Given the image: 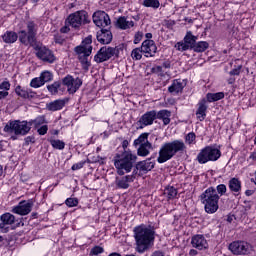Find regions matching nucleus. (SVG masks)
Listing matches in <instances>:
<instances>
[{
    "label": "nucleus",
    "instance_id": "obj_1",
    "mask_svg": "<svg viewBox=\"0 0 256 256\" xmlns=\"http://www.w3.org/2000/svg\"><path fill=\"white\" fill-rule=\"evenodd\" d=\"M134 239L136 241V250L138 253H145L151 243L155 241V227L149 225L137 226L134 228Z\"/></svg>",
    "mask_w": 256,
    "mask_h": 256
},
{
    "label": "nucleus",
    "instance_id": "obj_2",
    "mask_svg": "<svg viewBox=\"0 0 256 256\" xmlns=\"http://www.w3.org/2000/svg\"><path fill=\"white\" fill-rule=\"evenodd\" d=\"M187 149L185 146V142L182 140H174L171 142L164 143L158 152V163H167V161H171L177 153H183Z\"/></svg>",
    "mask_w": 256,
    "mask_h": 256
},
{
    "label": "nucleus",
    "instance_id": "obj_3",
    "mask_svg": "<svg viewBox=\"0 0 256 256\" xmlns=\"http://www.w3.org/2000/svg\"><path fill=\"white\" fill-rule=\"evenodd\" d=\"M219 199L220 196L217 194L215 187L211 186L207 188L201 195L200 201L204 205L205 213L208 215H213L219 211Z\"/></svg>",
    "mask_w": 256,
    "mask_h": 256
},
{
    "label": "nucleus",
    "instance_id": "obj_4",
    "mask_svg": "<svg viewBox=\"0 0 256 256\" xmlns=\"http://www.w3.org/2000/svg\"><path fill=\"white\" fill-rule=\"evenodd\" d=\"M135 161H137V155H134L131 151H124L122 154H116L114 157V165L118 175L122 176L125 175V173H131Z\"/></svg>",
    "mask_w": 256,
    "mask_h": 256
},
{
    "label": "nucleus",
    "instance_id": "obj_5",
    "mask_svg": "<svg viewBox=\"0 0 256 256\" xmlns=\"http://www.w3.org/2000/svg\"><path fill=\"white\" fill-rule=\"evenodd\" d=\"M92 43L93 36L89 35L82 41L81 45L74 48L75 53L79 55V61L83 69L86 71H88L89 67H91L89 57L91 56V53H93V46H91Z\"/></svg>",
    "mask_w": 256,
    "mask_h": 256
},
{
    "label": "nucleus",
    "instance_id": "obj_6",
    "mask_svg": "<svg viewBox=\"0 0 256 256\" xmlns=\"http://www.w3.org/2000/svg\"><path fill=\"white\" fill-rule=\"evenodd\" d=\"M18 39L22 45L26 47L30 45V47L35 48L37 44V24L33 21L27 22V31L21 30L18 32Z\"/></svg>",
    "mask_w": 256,
    "mask_h": 256
},
{
    "label": "nucleus",
    "instance_id": "obj_7",
    "mask_svg": "<svg viewBox=\"0 0 256 256\" xmlns=\"http://www.w3.org/2000/svg\"><path fill=\"white\" fill-rule=\"evenodd\" d=\"M91 23L89 20V13L85 10H78L71 13L66 19V25L72 27V29H81L83 25Z\"/></svg>",
    "mask_w": 256,
    "mask_h": 256
},
{
    "label": "nucleus",
    "instance_id": "obj_8",
    "mask_svg": "<svg viewBox=\"0 0 256 256\" xmlns=\"http://www.w3.org/2000/svg\"><path fill=\"white\" fill-rule=\"evenodd\" d=\"M31 131V124L28 121L14 120L8 122L4 127L5 133L14 135H27Z\"/></svg>",
    "mask_w": 256,
    "mask_h": 256
},
{
    "label": "nucleus",
    "instance_id": "obj_9",
    "mask_svg": "<svg viewBox=\"0 0 256 256\" xmlns=\"http://www.w3.org/2000/svg\"><path fill=\"white\" fill-rule=\"evenodd\" d=\"M221 157V150L213 146H206L197 155V161L200 165H205L209 161H218Z\"/></svg>",
    "mask_w": 256,
    "mask_h": 256
},
{
    "label": "nucleus",
    "instance_id": "obj_10",
    "mask_svg": "<svg viewBox=\"0 0 256 256\" xmlns=\"http://www.w3.org/2000/svg\"><path fill=\"white\" fill-rule=\"evenodd\" d=\"M228 249L233 255L238 256L251 255V253H253V245L241 240L230 243Z\"/></svg>",
    "mask_w": 256,
    "mask_h": 256
},
{
    "label": "nucleus",
    "instance_id": "obj_11",
    "mask_svg": "<svg viewBox=\"0 0 256 256\" xmlns=\"http://www.w3.org/2000/svg\"><path fill=\"white\" fill-rule=\"evenodd\" d=\"M111 57H119V48L103 46L94 56V61L97 63H105V61H109Z\"/></svg>",
    "mask_w": 256,
    "mask_h": 256
},
{
    "label": "nucleus",
    "instance_id": "obj_12",
    "mask_svg": "<svg viewBox=\"0 0 256 256\" xmlns=\"http://www.w3.org/2000/svg\"><path fill=\"white\" fill-rule=\"evenodd\" d=\"M34 50L36 51V57L40 59V61H44V63H55V54H53L51 49L42 44H38L34 46Z\"/></svg>",
    "mask_w": 256,
    "mask_h": 256
},
{
    "label": "nucleus",
    "instance_id": "obj_13",
    "mask_svg": "<svg viewBox=\"0 0 256 256\" xmlns=\"http://www.w3.org/2000/svg\"><path fill=\"white\" fill-rule=\"evenodd\" d=\"M93 23L100 29H111V18L105 11H96L93 16Z\"/></svg>",
    "mask_w": 256,
    "mask_h": 256
},
{
    "label": "nucleus",
    "instance_id": "obj_14",
    "mask_svg": "<svg viewBox=\"0 0 256 256\" xmlns=\"http://www.w3.org/2000/svg\"><path fill=\"white\" fill-rule=\"evenodd\" d=\"M62 85L67 87V91L70 93V95H73L79 91L81 85H83V80H81L79 77L75 79L73 76L68 74L62 79Z\"/></svg>",
    "mask_w": 256,
    "mask_h": 256
},
{
    "label": "nucleus",
    "instance_id": "obj_15",
    "mask_svg": "<svg viewBox=\"0 0 256 256\" xmlns=\"http://www.w3.org/2000/svg\"><path fill=\"white\" fill-rule=\"evenodd\" d=\"M196 43L197 36L193 35V33L189 31L184 37V42H178L175 47L178 51H189V49H194Z\"/></svg>",
    "mask_w": 256,
    "mask_h": 256
},
{
    "label": "nucleus",
    "instance_id": "obj_16",
    "mask_svg": "<svg viewBox=\"0 0 256 256\" xmlns=\"http://www.w3.org/2000/svg\"><path fill=\"white\" fill-rule=\"evenodd\" d=\"M155 157H157V153H154L153 156H151L150 158L143 160V161H139L136 164V169L137 171H139L140 173H149V171H153V169H155Z\"/></svg>",
    "mask_w": 256,
    "mask_h": 256
},
{
    "label": "nucleus",
    "instance_id": "obj_17",
    "mask_svg": "<svg viewBox=\"0 0 256 256\" xmlns=\"http://www.w3.org/2000/svg\"><path fill=\"white\" fill-rule=\"evenodd\" d=\"M155 119H157V111L151 110L144 113L137 122L139 129H143L144 127H149V125H153Z\"/></svg>",
    "mask_w": 256,
    "mask_h": 256
},
{
    "label": "nucleus",
    "instance_id": "obj_18",
    "mask_svg": "<svg viewBox=\"0 0 256 256\" xmlns=\"http://www.w3.org/2000/svg\"><path fill=\"white\" fill-rule=\"evenodd\" d=\"M31 209H33V200H24L14 207L12 212L16 213V215H29V213H31Z\"/></svg>",
    "mask_w": 256,
    "mask_h": 256
},
{
    "label": "nucleus",
    "instance_id": "obj_19",
    "mask_svg": "<svg viewBox=\"0 0 256 256\" xmlns=\"http://www.w3.org/2000/svg\"><path fill=\"white\" fill-rule=\"evenodd\" d=\"M191 245L194 249H198L199 251H203V249H208L209 244L207 243V239L203 234H196L192 236Z\"/></svg>",
    "mask_w": 256,
    "mask_h": 256
},
{
    "label": "nucleus",
    "instance_id": "obj_20",
    "mask_svg": "<svg viewBox=\"0 0 256 256\" xmlns=\"http://www.w3.org/2000/svg\"><path fill=\"white\" fill-rule=\"evenodd\" d=\"M140 48L145 57H155V54L157 53V45L153 40H145Z\"/></svg>",
    "mask_w": 256,
    "mask_h": 256
},
{
    "label": "nucleus",
    "instance_id": "obj_21",
    "mask_svg": "<svg viewBox=\"0 0 256 256\" xmlns=\"http://www.w3.org/2000/svg\"><path fill=\"white\" fill-rule=\"evenodd\" d=\"M97 41L102 45H109L113 41V33H111V28L101 29L97 32Z\"/></svg>",
    "mask_w": 256,
    "mask_h": 256
},
{
    "label": "nucleus",
    "instance_id": "obj_22",
    "mask_svg": "<svg viewBox=\"0 0 256 256\" xmlns=\"http://www.w3.org/2000/svg\"><path fill=\"white\" fill-rule=\"evenodd\" d=\"M0 229L3 233H9V227L7 225H13L15 223V216L11 213H4L0 216Z\"/></svg>",
    "mask_w": 256,
    "mask_h": 256
},
{
    "label": "nucleus",
    "instance_id": "obj_23",
    "mask_svg": "<svg viewBox=\"0 0 256 256\" xmlns=\"http://www.w3.org/2000/svg\"><path fill=\"white\" fill-rule=\"evenodd\" d=\"M15 93L18 95V97H21L22 99H35L37 93H35L30 88H23L20 85L16 86Z\"/></svg>",
    "mask_w": 256,
    "mask_h": 256
},
{
    "label": "nucleus",
    "instance_id": "obj_24",
    "mask_svg": "<svg viewBox=\"0 0 256 256\" xmlns=\"http://www.w3.org/2000/svg\"><path fill=\"white\" fill-rule=\"evenodd\" d=\"M69 101V99H58L53 102H50L46 104V109L48 111H61L66 105V103Z\"/></svg>",
    "mask_w": 256,
    "mask_h": 256
},
{
    "label": "nucleus",
    "instance_id": "obj_25",
    "mask_svg": "<svg viewBox=\"0 0 256 256\" xmlns=\"http://www.w3.org/2000/svg\"><path fill=\"white\" fill-rule=\"evenodd\" d=\"M116 27L118 29H122V31H126V29H131V27H135V22L128 21L127 17L120 16L116 21Z\"/></svg>",
    "mask_w": 256,
    "mask_h": 256
},
{
    "label": "nucleus",
    "instance_id": "obj_26",
    "mask_svg": "<svg viewBox=\"0 0 256 256\" xmlns=\"http://www.w3.org/2000/svg\"><path fill=\"white\" fill-rule=\"evenodd\" d=\"M115 183L118 189H129V183H133V176L116 177Z\"/></svg>",
    "mask_w": 256,
    "mask_h": 256
},
{
    "label": "nucleus",
    "instance_id": "obj_27",
    "mask_svg": "<svg viewBox=\"0 0 256 256\" xmlns=\"http://www.w3.org/2000/svg\"><path fill=\"white\" fill-rule=\"evenodd\" d=\"M183 89H185V86L183 85V82H181V80H174L172 84L168 87V91L172 95H179V93L183 92Z\"/></svg>",
    "mask_w": 256,
    "mask_h": 256
},
{
    "label": "nucleus",
    "instance_id": "obj_28",
    "mask_svg": "<svg viewBox=\"0 0 256 256\" xmlns=\"http://www.w3.org/2000/svg\"><path fill=\"white\" fill-rule=\"evenodd\" d=\"M228 188L232 193L239 195L241 193V180L239 178H231L228 181Z\"/></svg>",
    "mask_w": 256,
    "mask_h": 256
},
{
    "label": "nucleus",
    "instance_id": "obj_29",
    "mask_svg": "<svg viewBox=\"0 0 256 256\" xmlns=\"http://www.w3.org/2000/svg\"><path fill=\"white\" fill-rule=\"evenodd\" d=\"M207 100L206 99H202L200 102H199V107L196 111V115L199 119V121H205V117H207Z\"/></svg>",
    "mask_w": 256,
    "mask_h": 256
},
{
    "label": "nucleus",
    "instance_id": "obj_30",
    "mask_svg": "<svg viewBox=\"0 0 256 256\" xmlns=\"http://www.w3.org/2000/svg\"><path fill=\"white\" fill-rule=\"evenodd\" d=\"M171 111L169 110H160L156 112V119L163 121V125H169L171 123Z\"/></svg>",
    "mask_w": 256,
    "mask_h": 256
},
{
    "label": "nucleus",
    "instance_id": "obj_31",
    "mask_svg": "<svg viewBox=\"0 0 256 256\" xmlns=\"http://www.w3.org/2000/svg\"><path fill=\"white\" fill-rule=\"evenodd\" d=\"M150 149H153V144L151 142H146V144H142L137 149V155L139 157H147L150 153Z\"/></svg>",
    "mask_w": 256,
    "mask_h": 256
},
{
    "label": "nucleus",
    "instance_id": "obj_32",
    "mask_svg": "<svg viewBox=\"0 0 256 256\" xmlns=\"http://www.w3.org/2000/svg\"><path fill=\"white\" fill-rule=\"evenodd\" d=\"M2 39L4 43H8V44L15 43V41L19 39V34L13 31H6L2 36Z\"/></svg>",
    "mask_w": 256,
    "mask_h": 256
},
{
    "label": "nucleus",
    "instance_id": "obj_33",
    "mask_svg": "<svg viewBox=\"0 0 256 256\" xmlns=\"http://www.w3.org/2000/svg\"><path fill=\"white\" fill-rule=\"evenodd\" d=\"M221 99H225V93L223 92L206 94V101H208V103H215V101H221Z\"/></svg>",
    "mask_w": 256,
    "mask_h": 256
},
{
    "label": "nucleus",
    "instance_id": "obj_34",
    "mask_svg": "<svg viewBox=\"0 0 256 256\" xmlns=\"http://www.w3.org/2000/svg\"><path fill=\"white\" fill-rule=\"evenodd\" d=\"M149 142V133H142L137 139L134 140V147H139L141 145H147Z\"/></svg>",
    "mask_w": 256,
    "mask_h": 256
},
{
    "label": "nucleus",
    "instance_id": "obj_35",
    "mask_svg": "<svg viewBox=\"0 0 256 256\" xmlns=\"http://www.w3.org/2000/svg\"><path fill=\"white\" fill-rule=\"evenodd\" d=\"M207 49H209V42L200 41L198 43L196 42L193 51H195V53H203L204 51H207Z\"/></svg>",
    "mask_w": 256,
    "mask_h": 256
},
{
    "label": "nucleus",
    "instance_id": "obj_36",
    "mask_svg": "<svg viewBox=\"0 0 256 256\" xmlns=\"http://www.w3.org/2000/svg\"><path fill=\"white\" fill-rule=\"evenodd\" d=\"M177 188L173 186H168L164 190V195H166L167 199H177Z\"/></svg>",
    "mask_w": 256,
    "mask_h": 256
},
{
    "label": "nucleus",
    "instance_id": "obj_37",
    "mask_svg": "<svg viewBox=\"0 0 256 256\" xmlns=\"http://www.w3.org/2000/svg\"><path fill=\"white\" fill-rule=\"evenodd\" d=\"M62 83L59 81L54 82L51 85L47 86V89L51 95H57L59 93V88L61 87Z\"/></svg>",
    "mask_w": 256,
    "mask_h": 256
},
{
    "label": "nucleus",
    "instance_id": "obj_38",
    "mask_svg": "<svg viewBox=\"0 0 256 256\" xmlns=\"http://www.w3.org/2000/svg\"><path fill=\"white\" fill-rule=\"evenodd\" d=\"M142 5L144 7H151L152 9H159L161 2L159 0H144Z\"/></svg>",
    "mask_w": 256,
    "mask_h": 256
},
{
    "label": "nucleus",
    "instance_id": "obj_39",
    "mask_svg": "<svg viewBox=\"0 0 256 256\" xmlns=\"http://www.w3.org/2000/svg\"><path fill=\"white\" fill-rule=\"evenodd\" d=\"M30 127H32L34 125V127H41V125H44V123H47V121L45 120V116H38L36 119L34 120H30Z\"/></svg>",
    "mask_w": 256,
    "mask_h": 256
},
{
    "label": "nucleus",
    "instance_id": "obj_40",
    "mask_svg": "<svg viewBox=\"0 0 256 256\" xmlns=\"http://www.w3.org/2000/svg\"><path fill=\"white\" fill-rule=\"evenodd\" d=\"M50 144L53 149H58L59 151H63V149H65V142H63L62 140L51 139Z\"/></svg>",
    "mask_w": 256,
    "mask_h": 256
},
{
    "label": "nucleus",
    "instance_id": "obj_41",
    "mask_svg": "<svg viewBox=\"0 0 256 256\" xmlns=\"http://www.w3.org/2000/svg\"><path fill=\"white\" fill-rule=\"evenodd\" d=\"M43 85H45V83L43 82L41 76L32 79L30 82V87H33L34 89H39V87H43Z\"/></svg>",
    "mask_w": 256,
    "mask_h": 256
},
{
    "label": "nucleus",
    "instance_id": "obj_42",
    "mask_svg": "<svg viewBox=\"0 0 256 256\" xmlns=\"http://www.w3.org/2000/svg\"><path fill=\"white\" fill-rule=\"evenodd\" d=\"M131 57L132 59H135L136 61H140V59H142L143 57V50L142 48H135L132 50V53H131Z\"/></svg>",
    "mask_w": 256,
    "mask_h": 256
},
{
    "label": "nucleus",
    "instance_id": "obj_43",
    "mask_svg": "<svg viewBox=\"0 0 256 256\" xmlns=\"http://www.w3.org/2000/svg\"><path fill=\"white\" fill-rule=\"evenodd\" d=\"M40 78L42 79V82L49 83V81H53V73L50 71H44L40 74Z\"/></svg>",
    "mask_w": 256,
    "mask_h": 256
},
{
    "label": "nucleus",
    "instance_id": "obj_44",
    "mask_svg": "<svg viewBox=\"0 0 256 256\" xmlns=\"http://www.w3.org/2000/svg\"><path fill=\"white\" fill-rule=\"evenodd\" d=\"M215 190L217 191V195H219L220 197H223V195H225V193H227V186L225 184H219Z\"/></svg>",
    "mask_w": 256,
    "mask_h": 256
},
{
    "label": "nucleus",
    "instance_id": "obj_45",
    "mask_svg": "<svg viewBox=\"0 0 256 256\" xmlns=\"http://www.w3.org/2000/svg\"><path fill=\"white\" fill-rule=\"evenodd\" d=\"M65 205H67V207H77V205H79V199L67 198L65 201Z\"/></svg>",
    "mask_w": 256,
    "mask_h": 256
},
{
    "label": "nucleus",
    "instance_id": "obj_46",
    "mask_svg": "<svg viewBox=\"0 0 256 256\" xmlns=\"http://www.w3.org/2000/svg\"><path fill=\"white\" fill-rule=\"evenodd\" d=\"M105 251V249H103V247L101 246H94L91 251H90V256H97V255H101V253H103Z\"/></svg>",
    "mask_w": 256,
    "mask_h": 256
},
{
    "label": "nucleus",
    "instance_id": "obj_47",
    "mask_svg": "<svg viewBox=\"0 0 256 256\" xmlns=\"http://www.w3.org/2000/svg\"><path fill=\"white\" fill-rule=\"evenodd\" d=\"M195 139H197L195 132H190L185 136V142L188 143V145H192Z\"/></svg>",
    "mask_w": 256,
    "mask_h": 256
},
{
    "label": "nucleus",
    "instance_id": "obj_48",
    "mask_svg": "<svg viewBox=\"0 0 256 256\" xmlns=\"http://www.w3.org/2000/svg\"><path fill=\"white\" fill-rule=\"evenodd\" d=\"M85 163H87V161H81L72 165V171H79V169H83V167H85Z\"/></svg>",
    "mask_w": 256,
    "mask_h": 256
},
{
    "label": "nucleus",
    "instance_id": "obj_49",
    "mask_svg": "<svg viewBox=\"0 0 256 256\" xmlns=\"http://www.w3.org/2000/svg\"><path fill=\"white\" fill-rule=\"evenodd\" d=\"M0 89L2 91H9L11 89V83H9V81H3L1 84H0Z\"/></svg>",
    "mask_w": 256,
    "mask_h": 256
},
{
    "label": "nucleus",
    "instance_id": "obj_50",
    "mask_svg": "<svg viewBox=\"0 0 256 256\" xmlns=\"http://www.w3.org/2000/svg\"><path fill=\"white\" fill-rule=\"evenodd\" d=\"M241 69H243V65H238L236 68L232 69L230 72H229V75H240L241 74Z\"/></svg>",
    "mask_w": 256,
    "mask_h": 256
},
{
    "label": "nucleus",
    "instance_id": "obj_51",
    "mask_svg": "<svg viewBox=\"0 0 256 256\" xmlns=\"http://www.w3.org/2000/svg\"><path fill=\"white\" fill-rule=\"evenodd\" d=\"M47 131H49V126L43 125L40 128H38L37 133L39 135H47Z\"/></svg>",
    "mask_w": 256,
    "mask_h": 256
},
{
    "label": "nucleus",
    "instance_id": "obj_52",
    "mask_svg": "<svg viewBox=\"0 0 256 256\" xmlns=\"http://www.w3.org/2000/svg\"><path fill=\"white\" fill-rule=\"evenodd\" d=\"M142 39H143V33L142 32L136 33L134 38L135 45H137V43H140Z\"/></svg>",
    "mask_w": 256,
    "mask_h": 256
},
{
    "label": "nucleus",
    "instance_id": "obj_53",
    "mask_svg": "<svg viewBox=\"0 0 256 256\" xmlns=\"http://www.w3.org/2000/svg\"><path fill=\"white\" fill-rule=\"evenodd\" d=\"M151 73H163V67L162 66H156L151 69Z\"/></svg>",
    "mask_w": 256,
    "mask_h": 256
},
{
    "label": "nucleus",
    "instance_id": "obj_54",
    "mask_svg": "<svg viewBox=\"0 0 256 256\" xmlns=\"http://www.w3.org/2000/svg\"><path fill=\"white\" fill-rule=\"evenodd\" d=\"M25 143H26V145H29V143H35V137H33V136H27V137L25 138Z\"/></svg>",
    "mask_w": 256,
    "mask_h": 256
},
{
    "label": "nucleus",
    "instance_id": "obj_55",
    "mask_svg": "<svg viewBox=\"0 0 256 256\" xmlns=\"http://www.w3.org/2000/svg\"><path fill=\"white\" fill-rule=\"evenodd\" d=\"M8 96H9L8 91H0V101H1V99H5Z\"/></svg>",
    "mask_w": 256,
    "mask_h": 256
},
{
    "label": "nucleus",
    "instance_id": "obj_56",
    "mask_svg": "<svg viewBox=\"0 0 256 256\" xmlns=\"http://www.w3.org/2000/svg\"><path fill=\"white\" fill-rule=\"evenodd\" d=\"M162 67H164V69H171V62L169 60L163 62Z\"/></svg>",
    "mask_w": 256,
    "mask_h": 256
},
{
    "label": "nucleus",
    "instance_id": "obj_57",
    "mask_svg": "<svg viewBox=\"0 0 256 256\" xmlns=\"http://www.w3.org/2000/svg\"><path fill=\"white\" fill-rule=\"evenodd\" d=\"M139 170H137V166H135V169L132 172V175H127V177H133V181H135V177L137 176Z\"/></svg>",
    "mask_w": 256,
    "mask_h": 256
},
{
    "label": "nucleus",
    "instance_id": "obj_58",
    "mask_svg": "<svg viewBox=\"0 0 256 256\" xmlns=\"http://www.w3.org/2000/svg\"><path fill=\"white\" fill-rule=\"evenodd\" d=\"M61 33H69L71 31V29L69 28V26H63L60 29Z\"/></svg>",
    "mask_w": 256,
    "mask_h": 256
},
{
    "label": "nucleus",
    "instance_id": "obj_59",
    "mask_svg": "<svg viewBox=\"0 0 256 256\" xmlns=\"http://www.w3.org/2000/svg\"><path fill=\"white\" fill-rule=\"evenodd\" d=\"M122 147H123L124 151H127V150H125V149H127V147H129V141L124 140V141L122 142Z\"/></svg>",
    "mask_w": 256,
    "mask_h": 256
},
{
    "label": "nucleus",
    "instance_id": "obj_60",
    "mask_svg": "<svg viewBox=\"0 0 256 256\" xmlns=\"http://www.w3.org/2000/svg\"><path fill=\"white\" fill-rule=\"evenodd\" d=\"M233 219H235V215H228L227 216V222L228 223H233Z\"/></svg>",
    "mask_w": 256,
    "mask_h": 256
},
{
    "label": "nucleus",
    "instance_id": "obj_61",
    "mask_svg": "<svg viewBox=\"0 0 256 256\" xmlns=\"http://www.w3.org/2000/svg\"><path fill=\"white\" fill-rule=\"evenodd\" d=\"M250 159H252V161H256V150L250 154Z\"/></svg>",
    "mask_w": 256,
    "mask_h": 256
},
{
    "label": "nucleus",
    "instance_id": "obj_62",
    "mask_svg": "<svg viewBox=\"0 0 256 256\" xmlns=\"http://www.w3.org/2000/svg\"><path fill=\"white\" fill-rule=\"evenodd\" d=\"M152 256H165V254H163L161 251H156L152 254Z\"/></svg>",
    "mask_w": 256,
    "mask_h": 256
},
{
    "label": "nucleus",
    "instance_id": "obj_63",
    "mask_svg": "<svg viewBox=\"0 0 256 256\" xmlns=\"http://www.w3.org/2000/svg\"><path fill=\"white\" fill-rule=\"evenodd\" d=\"M253 193H254L253 190H246V191H245V195H246L247 197H251V195H253Z\"/></svg>",
    "mask_w": 256,
    "mask_h": 256
},
{
    "label": "nucleus",
    "instance_id": "obj_64",
    "mask_svg": "<svg viewBox=\"0 0 256 256\" xmlns=\"http://www.w3.org/2000/svg\"><path fill=\"white\" fill-rule=\"evenodd\" d=\"M55 43H59V44L63 43V38L55 37Z\"/></svg>",
    "mask_w": 256,
    "mask_h": 256
}]
</instances>
